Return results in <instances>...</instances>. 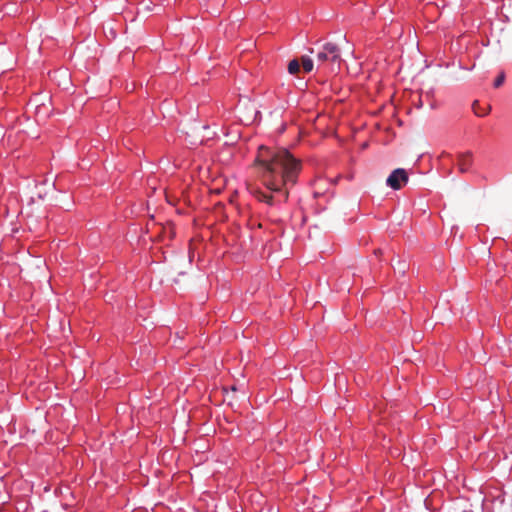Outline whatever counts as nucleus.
I'll return each mask as SVG.
<instances>
[{
  "instance_id": "1",
  "label": "nucleus",
  "mask_w": 512,
  "mask_h": 512,
  "mask_svg": "<svg viewBox=\"0 0 512 512\" xmlns=\"http://www.w3.org/2000/svg\"><path fill=\"white\" fill-rule=\"evenodd\" d=\"M255 162L259 167L261 182L269 192L251 188L250 193L258 201L282 209L289 195L286 187L296 182L301 170L300 161L286 149L274 150L261 146Z\"/></svg>"
},
{
  "instance_id": "2",
  "label": "nucleus",
  "mask_w": 512,
  "mask_h": 512,
  "mask_svg": "<svg viewBox=\"0 0 512 512\" xmlns=\"http://www.w3.org/2000/svg\"><path fill=\"white\" fill-rule=\"evenodd\" d=\"M317 68L334 73L340 67L341 54L337 45L327 43L316 55Z\"/></svg>"
},
{
  "instance_id": "3",
  "label": "nucleus",
  "mask_w": 512,
  "mask_h": 512,
  "mask_svg": "<svg viewBox=\"0 0 512 512\" xmlns=\"http://www.w3.org/2000/svg\"><path fill=\"white\" fill-rule=\"evenodd\" d=\"M408 174L405 169L393 170L386 179V185L393 190H400L408 182Z\"/></svg>"
},
{
  "instance_id": "4",
  "label": "nucleus",
  "mask_w": 512,
  "mask_h": 512,
  "mask_svg": "<svg viewBox=\"0 0 512 512\" xmlns=\"http://www.w3.org/2000/svg\"><path fill=\"white\" fill-rule=\"evenodd\" d=\"M473 158L470 152L461 153L458 157L459 170L464 173L468 172L472 166Z\"/></svg>"
},
{
  "instance_id": "5",
  "label": "nucleus",
  "mask_w": 512,
  "mask_h": 512,
  "mask_svg": "<svg viewBox=\"0 0 512 512\" xmlns=\"http://www.w3.org/2000/svg\"><path fill=\"white\" fill-rule=\"evenodd\" d=\"M313 60L309 57L302 58V67L305 72H311L313 70Z\"/></svg>"
},
{
  "instance_id": "6",
  "label": "nucleus",
  "mask_w": 512,
  "mask_h": 512,
  "mask_svg": "<svg viewBox=\"0 0 512 512\" xmlns=\"http://www.w3.org/2000/svg\"><path fill=\"white\" fill-rule=\"evenodd\" d=\"M300 70V64L299 62L294 59V60H291L288 64V71L290 74H296L298 73Z\"/></svg>"
},
{
  "instance_id": "7",
  "label": "nucleus",
  "mask_w": 512,
  "mask_h": 512,
  "mask_svg": "<svg viewBox=\"0 0 512 512\" xmlns=\"http://www.w3.org/2000/svg\"><path fill=\"white\" fill-rule=\"evenodd\" d=\"M505 81V73L502 71L494 81V87L499 88Z\"/></svg>"
}]
</instances>
